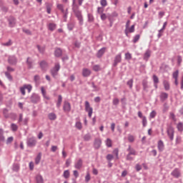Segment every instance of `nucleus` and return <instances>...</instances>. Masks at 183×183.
<instances>
[{
    "label": "nucleus",
    "mask_w": 183,
    "mask_h": 183,
    "mask_svg": "<svg viewBox=\"0 0 183 183\" xmlns=\"http://www.w3.org/2000/svg\"><path fill=\"white\" fill-rule=\"evenodd\" d=\"M59 69H61V65H59L58 63H56L54 66L51 70V74L54 78L58 75V72L59 71Z\"/></svg>",
    "instance_id": "obj_1"
},
{
    "label": "nucleus",
    "mask_w": 183,
    "mask_h": 183,
    "mask_svg": "<svg viewBox=\"0 0 183 183\" xmlns=\"http://www.w3.org/2000/svg\"><path fill=\"white\" fill-rule=\"evenodd\" d=\"M85 111L88 112L89 117L91 118L94 112V109L91 107V104H89V102L88 101L85 102Z\"/></svg>",
    "instance_id": "obj_2"
},
{
    "label": "nucleus",
    "mask_w": 183,
    "mask_h": 183,
    "mask_svg": "<svg viewBox=\"0 0 183 183\" xmlns=\"http://www.w3.org/2000/svg\"><path fill=\"white\" fill-rule=\"evenodd\" d=\"M172 177L174 178H180L181 177V170L178 168H175L172 172H171Z\"/></svg>",
    "instance_id": "obj_3"
},
{
    "label": "nucleus",
    "mask_w": 183,
    "mask_h": 183,
    "mask_svg": "<svg viewBox=\"0 0 183 183\" xmlns=\"http://www.w3.org/2000/svg\"><path fill=\"white\" fill-rule=\"evenodd\" d=\"M174 127H169L167 128V135L170 141H174Z\"/></svg>",
    "instance_id": "obj_4"
},
{
    "label": "nucleus",
    "mask_w": 183,
    "mask_h": 183,
    "mask_svg": "<svg viewBox=\"0 0 183 183\" xmlns=\"http://www.w3.org/2000/svg\"><path fill=\"white\" fill-rule=\"evenodd\" d=\"M63 109L64 112H69L71 111V104L68 102H64Z\"/></svg>",
    "instance_id": "obj_5"
},
{
    "label": "nucleus",
    "mask_w": 183,
    "mask_h": 183,
    "mask_svg": "<svg viewBox=\"0 0 183 183\" xmlns=\"http://www.w3.org/2000/svg\"><path fill=\"white\" fill-rule=\"evenodd\" d=\"M8 22H9V26L12 28L15 26V24H16V20L14 19V16H10L8 19Z\"/></svg>",
    "instance_id": "obj_6"
},
{
    "label": "nucleus",
    "mask_w": 183,
    "mask_h": 183,
    "mask_svg": "<svg viewBox=\"0 0 183 183\" xmlns=\"http://www.w3.org/2000/svg\"><path fill=\"white\" fill-rule=\"evenodd\" d=\"M82 159H79L74 164V168H76V169H81L82 168Z\"/></svg>",
    "instance_id": "obj_7"
},
{
    "label": "nucleus",
    "mask_w": 183,
    "mask_h": 183,
    "mask_svg": "<svg viewBox=\"0 0 183 183\" xmlns=\"http://www.w3.org/2000/svg\"><path fill=\"white\" fill-rule=\"evenodd\" d=\"M124 32L127 36H128V34H132V32H135V25H132L131 27L126 28Z\"/></svg>",
    "instance_id": "obj_8"
},
{
    "label": "nucleus",
    "mask_w": 183,
    "mask_h": 183,
    "mask_svg": "<svg viewBox=\"0 0 183 183\" xmlns=\"http://www.w3.org/2000/svg\"><path fill=\"white\" fill-rule=\"evenodd\" d=\"M8 62L9 64H11V65H16V57H15L14 56H9Z\"/></svg>",
    "instance_id": "obj_9"
},
{
    "label": "nucleus",
    "mask_w": 183,
    "mask_h": 183,
    "mask_svg": "<svg viewBox=\"0 0 183 183\" xmlns=\"http://www.w3.org/2000/svg\"><path fill=\"white\" fill-rule=\"evenodd\" d=\"M39 66L42 71H46L48 69V63L46 61H40Z\"/></svg>",
    "instance_id": "obj_10"
},
{
    "label": "nucleus",
    "mask_w": 183,
    "mask_h": 183,
    "mask_svg": "<svg viewBox=\"0 0 183 183\" xmlns=\"http://www.w3.org/2000/svg\"><path fill=\"white\" fill-rule=\"evenodd\" d=\"M27 145L29 147H35V145H36V140H35V138L32 137L29 139L27 142Z\"/></svg>",
    "instance_id": "obj_11"
},
{
    "label": "nucleus",
    "mask_w": 183,
    "mask_h": 183,
    "mask_svg": "<svg viewBox=\"0 0 183 183\" xmlns=\"http://www.w3.org/2000/svg\"><path fill=\"white\" fill-rule=\"evenodd\" d=\"M73 11L76 16V18H78L79 21H82V14H81V11H79V10L78 9H75V8H73Z\"/></svg>",
    "instance_id": "obj_12"
},
{
    "label": "nucleus",
    "mask_w": 183,
    "mask_h": 183,
    "mask_svg": "<svg viewBox=\"0 0 183 183\" xmlns=\"http://www.w3.org/2000/svg\"><path fill=\"white\" fill-rule=\"evenodd\" d=\"M41 94H42V96L44 98V99H46L47 101H49L51 99V97H49L48 96V94H46V90L45 89V88L41 87Z\"/></svg>",
    "instance_id": "obj_13"
},
{
    "label": "nucleus",
    "mask_w": 183,
    "mask_h": 183,
    "mask_svg": "<svg viewBox=\"0 0 183 183\" xmlns=\"http://www.w3.org/2000/svg\"><path fill=\"white\" fill-rule=\"evenodd\" d=\"M122 61V56L121 54H117L115 58H114V66H117V65H118V64H119V62H121Z\"/></svg>",
    "instance_id": "obj_14"
},
{
    "label": "nucleus",
    "mask_w": 183,
    "mask_h": 183,
    "mask_svg": "<svg viewBox=\"0 0 183 183\" xmlns=\"http://www.w3.org/2000/svg\"><path fill=\"white\" fill-rule=\"evenodd\" d=\"M82 75L84 77H88L91 75V70L89 69L84 68L82 69Z\"/></svg>",
    "instance_id": "obj_15"
},
{
    "label": "nucleus",
    "mask_w": 183,
    "mask_h": 183,
    "mask_svg": "<svg viewBox=\"0 0 183 183\" xmlns=\"http://www.w3.org/2000/svg\"><path fill=\"white\" fill-rule=\"evenodd\" d=\"M107 48L104 47L102 48L100 50H99L97 56V58H101V56H102V55H104V54H105V51H106Z\"/></svg>",
    "instance_id": "obj_16"
},
{
    "label": "nucleus",
    "mask_w": 183,
    "mask_h": 183,
    "mask_svg": "<svg viewBox=\"0 0 183 183\" xmlns=\"http://www.w3.org/2000/svg\"><path fill=\"white\" fill-rule=\"evenodd\" d=\"M163 85H164V88L165 89V91H169V89L171 88L170 85H169V82L167 80H164L163 81Z\"/></svg>",
    "instance_id": "obj_17"
},
{
    "label": "nucleus",
    "mask_w": 183,
    "mask_h": 183,
    "mask_svg": "<svg viewBox=\"0 0 183 183\" xmlns=\"http://www.w3.org/2000/svg\"><path fill=\"white\" fill-rule=\"evenodd\" d=\"M164 142L162 140H160L158 142V149L160 152L164 151Z\"/></svg>",
    "instance_id": "obj_18"
},
{
    "label": "nucleus",
    "mask_w": 183,
    "mask_h": 183,
    "mask_svg": "<svg viewBox=\"0 0 183 183\" xmlns=\"http://www.w3.org/2000/svg\"><path fill=\"white\" fill-rule=\"evenodd\" d=\"M0 142H5V136H4V129H0Z\"/></svg>",
    "instance_id": "obj_19"
},
{
    "label": "nucleus",
    "mask_w": 183,
    "mask_h": 183,
    "mask_svg": "<svg viewBox=\"0 0 183 183\" xmlns=\"http://www.w3.org/2000/svg\"><path fill=\"white\" fill-rule=\"evenodd\" d=\"M149 56H151V51L147 50L144 54V59L145 61H148V59H149Z\"/></svg>",
    "instance_id": "obj_20"
},
{
    "label": "nucleus",
    "mask_w": 183,
    "mask_h": 183,
    "mask_svg": "<svg viewBox=\"0 0 183 183\" xmlns=\"http://www.w3.org/2000/svg\"><path fill=\"white\" fill-rule=\"evenodd\" d=\"M36 183H44V178L42 177V176L38 174L36 177Z\"/></svg>",
    "instance_id": "obj_21"
},
{
    "label": "nucleus",
    "mask_w": 183,
    "mask_h": 183,
    "mask_svg": "<svg viewBox=\"0 0 183 183\" xmlns=\"http://www.w3.org/2000/svg\"><path fill=\"white\" fill-rule=\"evenodd\" d=\"M41 157H42V154L41 153H39L38 155L36 156V157L35 159V164L36 165H38V164H39V162H41Z\"/></svg>",
    "instance_id": "obj_22"
},
{
    "label": "nucleus",
    "mask_w": 183,
    "mask_h": 183,
    "mask_svg": "<svg viewBox=\"0 0 183 183\" xmlns=\"http://www.w3.org/2000/svg\"><path fill=\"white\" fill-rule=\"evenodd\" d=\"M57 8L59 11H61L62 14H64V17H66V13H65V10H64V5L57 4Z\"/></svg>",
    "instance_id": "obj_23"
},
{
    "label": "nucleus",
    "mask_w": 183,
    "mask_h": 183,
    "mask_svg": "<svg viewBox=\"0 0 183 183\" xmlns=\"http://www.w3.org/2000/svg\"><path fill=\"white\" fill-rule=\"evenodd\" d=\"M71 175V173L69 172V170H65L63 173V177L65 178V179H68Z\"/></svg>",
    "instance_id": "obj_24"
},
{
    "label": "nucleus",
    "mask_w": 183,
    "mask_h": 183,
    "mask_svg": "<svg viewBox=\"0 0 183 183\" xmlns=\"http://www.w3.org/2000/svg\"><path fill=\"white\" fill-rule=\"evenodd\" d=\"M56 29V24H55L54 23L49 24V31H55Z\"/></svg>",
    "instance_id": "obj_25"
},
{
    "label": "nucleus",
    "mask_w": 183,
    "mask_h": 183,
    "mask_svg": "<svg viewBox=\"0 0 183 183\" xmlns=\"http://www.w3.org/2000/svg\"><path fill=\"white\" fill-rule=\"evenodd\" d=\"M101 144H102L101 139H97L94 142L95 148H99V147H101Z\"/></svg>",
    "instance_id": "obj_26"
},
{
    "label": "nucleus",
    "mask_w": 183,
    "mask_h": 183,
    "mask_svg": "<svg viewBox=\"0 0 183 183\" xmlns=\"http://www.w3.org/2000/svg\"><path fill=\"white\" fill-rule=\"evenodd\" d=\"M26 64H27L28 68H29V69H31V68H32V64H33L31 58H29V57L27 58Z\"/></svg>",
    "instance_id": "obj_27"
},
{
    "label": "nucleus",
    "mask_w": 183,
    "mask_h": 183,
    "mask_svg": "<svg viewBox=\"0 0 183 183\" xmlns=\"http://www.w3.org/2000/svg\"><path fill=\"white\" fill-rule=\"evenodd\" d=\"M55 56H61L62 55V50L60 49H56L54 51Z\"/></svg>",
    "instance_id": "obj_28"
},
{
    "label": "nucleus",
    "mask_w": 183,
    "mask_h": 183,
    "mask_svg": "<svg viewBox=\"0 0 183 183\" xmlns=\"http://www.w3.org/2000/svg\"><path fill=\"white\" fill-rule=\"evenodd\" d=\"M49 119L51 120V121H55V119H56V114H54V113H50L49 114Z\"/></svg>",
    "instance_id": "obj_29"
},
{
    "label": "nucleus",
    "mask_w": 183,
    "mask_h": 183,
    "mask_svg": "<svg viewBox=\"0 0 183 183\" xmlns=\"http://www.w3.org/2000/svg\"><path fill=\"white\" fill-rule=\"evenodd\" d=\"M160 98L162 101H165L168 98V94L163 92L160 95Z\"/></svg>",
    "instance_id": "obj_30"
},
{
    "label": "nucleus",
    "mask_w": 183,
    "mask_h": 183,
    "mask_svg": "<svg viewBox=\"0 0 183 183\" xmlns=\"http://www.w3.org/2000/svg\"><path fill=\"white\" fill-rule=\"evenodd\" d=\"M61 104H62V96L59 95L58 97V102L56 103L57 108H59V107H61Z\"/></svg>",
    "instance_id": "obj_31"
},
{
    "label": "nucleus",
    "mask_w": 183,
    "mask_h": 183,
    "mask_svg": "<svg viewBox=\"0 0 183 183\" xmlns=\"http://www.w3.org/2000/svg\"><path fill=\"white\" fill-rule=\"evenodd\" d=\"M177 128L179 132H182L183 131V124L182 122H179L177 124Z\"/></svg>",
    "instance_id": "obj_32"
},
{
    "label": "nucleus",
    "mask_w": 183,
    "mask_h": 183,
    "mask_svg": "<svg viewBox=\"0 0 183 183\" xmlns=\"http://www.w3.org/2000/svg\"><path fill=\"white\" fill-rule=\"evenodd\" d=\"M157 117V112L155 110H153L150 114H149V119H152Z\"/></svg>",
    "instance_id": "obj_33"
},
{
    "label": "nucleus",
    "mask_w": 183,
    "mask_h": 183,
    "mask_svg": "<svg viewBox=\"0 0 183 183\" xmlns=\"http://www.w3.org/2000/svg\"><path fill=\"white\" fill-rule=\"evenodd\" d=\"M106 145L109 148H111V147H112V140H111L110 139H107L106 141Z\"/></svg>",
    "instance_id": "obj_34"
},
{
    "label": "nucleus",
    "mask_w": 183,
    "mask_h": 183,
    "mask_svg": "<svg viewBox=\"0 0 183 183\" xmlns=\"http://www.w3.org/2000/svg\"><path fill=\"white\" fill-rule=\"evenodd\" d=\"M139 38H141V35L137 34L133 39L134 44H137V41H139Z\"/></svg>",
    "instance_id": "obj_35"
},
{
    "label": "nucleus",
    "mask_w": 183,
    "mask_h": 183,
    "mask_svg": "<svg viewBox=\"0 0 183 183\" xmlns=\"http://www.w3.org/2000/svg\"><path fill=\"white\" fill-rule=\"evenodd\" d=\"M128 141H129V142H134L135 141V137H134L131 134H129Z\"/></svg>",
    "instance_id": "obj_36"
},
{
    "label": "nucleus",
    "mask_w": 183,
    "mask_h": 183,
    "mask_svg": "<svg viewBox=\"0 0 183 183\" xmlns=\"http://www.w3.org/2000/svg\"><path fill=\"white\" fill-rule=\"evenodd\" d=\"M100 5H102V6L105 8V6H107V5H108V2L107 1V0H101Z\"/></svg>",
    "instance_id": "obj_37"
},
{
    "label": "nucleus",
    "mask_w": 183,
    "mask_h": 183,
    "mask_svg": "<svg viewBox=\"0 0 183 183\" xmlns=\"http://www.w3.org/2000/svg\"><path fill=\"white\" fill-rule=\"evenodd\" d=\"M142 125L143 127H147V124H148V122L147 121V117H142Z\"/></svg>",
    "instance_id": "obj_38"
},
{
    "label": "nucleus",
    "mask_w": 183,
    "mask_h": 183,
    "mask_svg": "<svg viewBox=\"0 0 183 183\" xmlns=\"http://www.w3.org/2000/svg\"><path fill=\"white\" fill-rule=\"evenodd\" d=\"M76 128H77V129H82V123L80 122H76Z\"/></svg>",
    "instance_id": "obj_39"
},
{
    "label": "nucleus",
    "mask_w": 183,
    "mask_h": 183,
    "mask_svg": "<svg viewBox=\"0 0 183 183\" xmlns=\"http://www.w3.org/2000/svg\"><path fill=\"white\" fill-rule=\"evenodd\" d=\"M93 71H95L96 72L101 71V66H99V65H94L93 66Z\"/></svg>",
    "instance_id": "obj_40"
},
{
    "label": "nucleus",
    "mask_w": 183,
    "mask_h": 183,
    "mask_svg": "<svg viewBox=\"0 0 183 183\" xmlns=\"http://www.w3.org/2000/svg\"><path fill=\"white\" fill-rule=\"evenodd\" d=\"M125 59H132V55L130 53L125 54Z\"/></svg>",
    "instance_id": "obj_41"
},
{
    "label": "nucleus",
    "mask_w": 183,
    "mask_h": 183,
    "mask_svg": "<svg viewBox=\"0 0 183 183\" xmlns=\"http://www.w3.org/2000/svg\"><path fill=\"white\" fill-rule=\"evenodd\" d=\"M179 71L178 70H177L176 71H174V72L173 73V78H174V79H178V75H179Z\"/></svg>",
    "instance_id": "obj_42"
},
{
    "label": "nucleus",
    "mask_w": 183,
    "mask_h": 183,
    "mask_svg": "<svg viewBox=\"0 0 183 183\" xmlns=\"http://www.w3.org/2000/svg\"><path fill=\"white\" fill-rule=\"evenodd\" d=\"M153 81L154 84H158V82H159V79H158V76H157V75H153Z\"/></svg>",
    "instance_id": "obj_43"
},
{
    "label": "nucleus",
    "mask_w": 183,
    "mask_h": 183,
    "mask_svg": "<svg viewBox=\"0 0 183 183\" xmlns=\"http://www.w3.org/2000/svg\"><path fill=\"white\" fill-rule=\"evenodd\" d=\"M24 88H26V89H27L29 92H31V91L32 90V86L29 84L24 85Z\"/></svg>",
    "instance_id": "obj_44"
},
{
    "label": "nucleus",
    "mask_w": 183,
    "mask_h": 183,
    "mask_svg": "<svg viewBox=\"0 0 183 183\" xmlns=\"http://www.w3.org/2000/svg\"><path fill=\"white\" fill-rule=\"evenodd\" d=\"M97 13L99 14V15L104 14V8L98 7L97 8Z\"/></svg>",
    "instance_id": "obj_45"
},
{
    "label": "nucleus",
    "mask_w": 183,
    "mask_h": 183,
    "mask_svg": "<svg viewBox=\"0 0 183 183\" xmlns=\"http://www.w3.org/2000/svg\"><path fill=\"white\" fill-rule=\"evenodd\" d=\"M51 8H52V5H51V4L46 5L47 14H51Z\"/></svg>",
    "instance_id": "obj_46"
},
{
    "label": "nucleus",
    "mask_w": 183,
    "mask_h": 183,
    "mask_svg": "<svg viewBox=\"0 0 183 183\" xmlns=\"http://www.w3.org/2000/svg\"><path fill=\"white\" fill-rule=\"evenodd\" d=\"M133 84H134L133 79H130L127 81V85H129V88H132Z\"/></svg>",
    "instance_id": "obj_47"
},
{
    "label": "nucleus",
    "mask_w": 183,
    "mask_h": 183,
    "mask_svg": "<svg viewBox=\"0 0 183 183\" xmlns=\"http://www.w3.org/2000/svg\"><path fill=\"white\" fill-rule=\"evenodd\" d=\"M119 151L118 150V149H115L114 151H113V154L114 155H116V159H118L119 157H118V154H119Z\"/></svg>",
    "instance_id": "obj_48"
},
{
    "label": "nucleus",
    "mask_w": 183,
    "mask_h": 183,
    "mask_svg": "<svg viewBox=\"0 0 183 183\" xmlns=\"http://www.w3.org/2000/svg\"><path fill=\"white\" fill-rule=\"evenodd\" d=\"M114 159V156L112 154H107V161H112Z\"/></svg>",
    "instance_id": "obj_49"
},
{
    "label": "nucleus",
    "mask_w": 183,
    "mask_h": 183,
    "mask_svg": "<svg viewBox=\"0 0 183 183\" xmlns=\"http://www.w3.org/2000/svg\"><path fill=\"white\" fill-rule=\"evenodd\" d=\"M2 45L4 46H11L12 45V42L9 40L8 42L2 44Z\"/></svg>",
    "instance_id": "obj_50"
},
{
    "label": "nucleus",
    "mask_w": 183,
    "mask_h": 183,
    "mask_svg": "<svg viewBox=\"0 0 183 183\" xmlns=\"http://www.w3.org/2000/svg\"><path fill=\"white\" fill-rule=\"evenodd\" d=\"M11 129L12 131H17L18 126L15 124H11Z\"/></svg>",
    "instance_id": "obj_51"
},
{
    "label": "nucleus",
    "mask_w": 183,
    "mask_h": 183,
    "mask_svg": "<svg viewBox=\"0 0 183 183\" xmlns=\"http://www.w3.org/2000/svg\"><path fill=\"white\" fill-rule=\"evenodd\" d=\"M100 17L102 21H105V19L107 18V14L104 13L100 14Z\"/></svg>",
    "instance_id": "obj_52"
},
{
    "label": "nucleus",
    "mask_w": 183,
    "mask_h": 183,
    "mask_svg": "<svg viewBox=\"0 0 183 183\" xmlns=\"http://www.w3.org/2000/svg\"><path fill=\"white\" fill-rule=\"evenodd\" d=\"M90 179H91V176L89 175V173H87V174L85 177L86 182H89Z\"/></svg>",
    "instance_id": "obj_53"
},
{
    "label": "nucleus",
    "mask_w": 183,
    "mask_h": 183,
    "mask_svg": "<svg viewBox=\"0 0 183 183\" xmlns=\"http://www.w3.org/2000/svg\"><path fill=\"white\" fill-rule=\"evenodd\" d=\"M119 104V99L115 98L113 99V105H118Z\"/></svg>",
    "instance_id": "obj_54"
},
{
    "label": "nucleus",
    "mask_w": 183,
    "mask_h": 183,
    "mask_svg": "<svg viewBox=\"0 0 183 183\" xmlns=\"http://www.w3.org/2000/svg\"><path fill=\"white\" fill-rule=\"evenodd\" d=\"M88 18L89 22H94V16L92 14H88Z\"/></svg>",
    "instance_id": "obj_55"
},
{
    "label": "nucleus",
    "mask_w": 183,
    "mask_h": 183,
    "mask_svg": "<svg viewBox=\"0 0 183 183\" xmlns=\"http://www.w3.org/2000/svg\"><path fill=\"white\" fill-rule=\"evenodd\" d=\"M12 141H14V137H10L7 139L6 140V144H11V142H12Z\"/></svg>",
    "instance_id": "obj_56"
},
{
    "label": "nucleus",
    "mask_w": 183,
    "mask_h": 183,
    "mask_svg": "<svg viewBox=\"0 0 183 183\" xmlns=\"http://www.w3.org/2000/svg\"><path fill=\"white\" fill-rule=\"evenodd\" d=\"M25 89H26L25 85L23 87L20 88V91H21L22 95H25Z\"/></svg>",
    "instance_id": "obj_57"
},
{
    "label": "nucleus",
    "mask_w": 183,
    "mask_h": 183,
    "mask_svg": "<svg viewBox=\"0 0 183 183\" xmlns=\"http://www.w3.org/2000/svg\"><path fill=\"white\" fill-rule=\"evenodd\" d=\"M37 48L39 52H41V54L44 53V51H45V49L44 47H41L40 46H37Z\"/></svg>",
    "instance_id": "obj_58"
},
{
    "label": "nucleus",
    "mask_w": 183,
    "mask_h": 183,
    "mask_svg": "<svg viewBox=\"0 0 183 183\" xmlns=\"http://www.w3.org/2000/svg\"><path fill=\"white\" fill-rule=\"evenodd\" d=\"M177 62L179 65H181V63L182 62V57H181V56H177Z\"/></svg>",
    "instance_id": "obj_59"
},
{
    "label": "nucleus",
    "mask_w": 183,
    "mask_h": 183,
    "mask_svg": "<svg viewBox=\"0 0 183 183\" xmlns=\"http://www.w3.org/2000/svg\"><path fill=\"white\" fill-rule=\"evenodd\" d=\"M135 168H136V171L137 172L141 171L142 169V167L139 164H137Z\"/></svg>",
    "instance_id": "obj_60"
},
{
    "label": "nucleus",
    "mask_w": 183,
    "mask_h": 183,
    "mask_svg": "<svg viewBox=\"0 0 183 183\" xmlns=\"http://www.w3.org/2000/svg\"><path fill=\"white\" fill-rule=\"evenodd\" d=\"M129 155H137V152H135V150L131 149L129 153Z\"/></svg>",
    "instance_id": "obj_61"
},
{
    "label": "nucleus",
    "mask_w": 183,
    "mask_h": 183,
    "mask_svg": "<svg viewBox=\"0 0 183 183\" xmlns=\"http://www.w3.org/2000/svg\"><path fill=\"white\" fill-rule=\"evenodd\" d=\"M170 118L173 119V121H177L175 118V114L174 113H170Z\"/></svg>",
    "instance_id": "obj_62"
},
{
    "label": "nucleus",
    "mask_w": 183,
    "mask_h": 183,
    "mask_svg": "<svg viewBox=\"0 0 183 183\" xmlns=\"http://www.w3.org/2000/svg\"><path fill=\"white\" fill-rule=\"evenodd\" d=\"M71 165V160L69 159L66 160V167L68 168Z\"/></svg>",
    "instance_id": "obj_63"
},
{
    "label": "nucleus",
    "mask_w": 183,
    "mask_h": 183,
    "mask_svg": "<svg viewBox=\"0 0 183 183\" xmlns=\"http://www.w3.org/2000/svg\"><path fill=\"white\" fill-rule=\"evenodd\" d=\"M94 175H98V169L94 168L92 170Z\"/></svg>",
    "instance_id": "obj_64"
}]
</instances>
